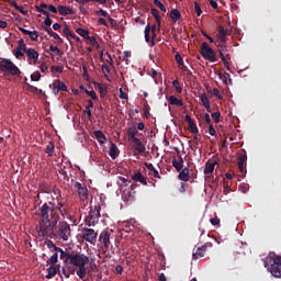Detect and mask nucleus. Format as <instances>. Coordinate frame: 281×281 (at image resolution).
Listing matches in <instances>:
<instances>
[{
  "label": "nucleus",
  "mask_w": 281,
  "mask_h": 281,
  "mask_svg": "<svg viewBox=\"0 0 281 281\" xmlns=\"http://www.w3.org/2000/svg\"><path fill=\"white\" fill-rule=\"evenodd\" d=\"M36 216H40L38 222V236L42 238H52L54 231L56 229L57 236L64 243H67L71 238V225L61 221L60 216L67 218L69 216V210L65 207V202L59 201L57 198V204L54 202L44 203Z\"/></svg>",
  "instance_id": "f257e3e1"
},
{
  "label": "nucleus",
  "mask_w": 281,
  "mask_h": 281,
  "mask_svg": "<svg viewBox=\"0 0 281 281\" xmlns=\"http://www.w3.org/2000/svg\"><path fill=\"white\" fill-rule=\"evenodd\" d=\"M265 267L273 278H281V256L269 255L265 260Z\"/></svg>",
  "instance_id": "f03ea898"
},
{
  "label": "nucleus",
  "mask_w": 281,
  "mask_h": 281,
  "mask_svg": "<svg viewBox=\"0 0 281 281\" xmlns=\"http://www.w3.org/2000/svg\"><path fill=\"white\" fill-rule=\"evenodd\" d=\"M0 71L2 74H10L11 76H19L21 74V70L12 60L0 57Z\"/></svg>",
  "instance_id": "7ed1b4c3"
},
{
  "label": "nucleus",
  "mask_w": 281,
  "mask_h": 281,
  "mask_svg": "<svg viewBox=\"0 0 281 281\" xmlns=\"http://www.w3.org/2000/svg\"><path fill=\"white\" fill-rule=\"evenodd\" d=\"M68 259L67 265H72V267H87V265H89V257H87L85 254L72 252Z\"/></svg>",
  "instance_id": "20e7f679"
},
{
  "label": "nucleus",
  "mask_w": 281,
  "mask_h": 281,
  "mask_svg": "<svg viewBox=\"0 0 281 281\" xmlns=\"http://www.w3.org/2000/svg\"><path fill=\"white\" fill-rule=\"evenodd\" d=\"M100 221V206H95L89 211L88 216L85 218V223L88 227H95Z\"/></svg>",
  "instance_id": "39448f33"
},
{
  "label": "nucleus",
  "mask_w": 281,
  "mask_h": 281,
  "mask_svg": "<svg viewBox=\"0 0 281 281\" xmlns=\"http://www.w3.org/2000/svg\"><path fill=\"white\" fill-rule=\"evenodd\" d=\"M201 54L209 63H216V52L206 42L202 43Z\"/></svg>",
  "instance_id": "423d86ee"
},
{
  "label": "nucleus",
  "mask_w": 281,
  "mask_h": 281,
  "mask_svg": "<svg viewBox=\"0 0 281 281\" xmlns=\"http://www.w3.org/2000/svg\"><path fill=\"white\" fill-rule=\"evenodd\" d=\"M81 238L86 240V243H90V245H95L98 241V233L93 228H82Z\"/></svg>",
  "instance_id": "0eeeda50"
},
{
  "label": "nucleus",
  "mask_w": 281,
  "mask_h": 281,
  "mask_svg": "<svg viewBox=\"0 0 281 281\" xmlns=\"http://www.w3.org/2000/svg\"><path fill=\"white\" fill-rule=\"evenodd\" d=\"M111 236H113V229L111 228L102 231L99 235V243L103 245L105 251H109V247H111Z\"/></svg>",
  "instance_id": "6e6552de"
},
{
  "label": "nucleus",
  "mask_w": 281,
  "mask_h": 281,
  "mask_svg": "<svg viewBox=\"0 0 281 281\" xmlns=\"http://www.w3.org/2000/svg\"><path fill=\"white\" fill-rule=\"evenodd\" d=\"M75 190H77L80 201H87L89 199V189H87L85 183L76 182Z\"/></svg>",
  "instance_id": "1a4fd4ad"
},
{
  "label": "nucleus",
  "mask_w": 281,
  "mask_h": 281,
  "mask_svg": "<svg viewBox=\"0 0 281 281\" xmlns=\"http://www.w3.org/2000/svg\"><path fill=\"white\" fill-rule=\"evenodd\" d=\"M217 40V44L225 45V43H227V32L225 31L223 25L218 26Z\"/></svg>",
  "instance_id": "9d476101"
},
{
  "label": "nucleus",
  "mask_w": 281,
  "mask_h": 281,
  "mask_svg": "<svg viewBox=\"0 0 281 281\" xmlns=\"http://www.w3.org/2000/svg\"><path fill=\"white\" fill-rule=\"evenodd\" d=\"M25 53L27 56V61L30 63V60H33L34 65H36L38 61V52H36L34 48H27Z\"/></svg>",
  "instance_id": "9b49d317"
},
{
  "label": "nucleus",
  "mask_w": 281,
  "mask_h": 281,
  "mask_svg": "<svg viewBox=\"0 0 281 281\" xmlns=\"http://www.w3.org/2000/svg\"><path fill=\"white\" fill-rule=\"evenodd\" d=\"M55 249H56V252H57V254H60V255H59L60 260H64L65 265H68V263H69V258H71V254H72V252L65 251V250H63V248H60V247L55 248Z\"/></svg>",
  "instance_id": "f8f14e48"
},
{
  "label": "nucleus",
  "mask_w": 281,
  "mask_h": 281,
  "mask_svg": "<svg viewBox=\"0 0 281 281\" xmlns=\"http://www.w3.org/2000/svg\"><path fill=\"white\" fill-rule=\"evenodd\" d=\"M58 13L60 14V16H67L69 14H76V10L71 9L70 7L59 4Z\"/></svg>",
  "instance_id": "ddd939ff"
},
{
  "label": "nucleus",
  "mask_w": 281,
  "mask_h": 281,
  "mask_svg": "<svg viewBox=\"0 0 281 281\" xmlns=\"http://www.w3.org/2000/svg\"><path fill=\"white\" fill-rule=\"evenodd\" d=\"M94 87L99 91L100 98H106V93H109V88L104 86V83L95 82Z\"/></svg>",
  "instance_id": "4468645a"
},
{
  "label": "nucleus",
  "mask_w": 281,
  "mask_h": 281,
  "mask_svg": "<svg viewBox=\"0 0 281 281\" xmlns=\"http://www.w3.org/2000/svg\"><path fill=\"white\" fill-rule=\"evenodd\" d=\"M150 32L151 34H155L157 32V25L150 26V24H147L145 27V41L146 43H150Z\"/></svg>",
  "instance_id": "2eb2a0df"
},
{
  "label": "nucleus",
  "mask_w": 281,
  "mask_h": 281,
  "mask_svg": "<svg viewBox=\"0 0 281 281\" xmlns=\"http://www.w3.org/2000/svg\"><path fill=\"white\" fill-rule=\"evenodd\" d=\"M134 146L133 148L135 150H137L139 154L142 153H146V146H144V144L142 143V140L139 138H134V140H132Z\"/></svg>",
  "instance_id": "dca6fc26"
},
{
  "label": "nucleus",
  "mask_w": 281,
  "mask_h": 281,
  "mask_svg": "<svg viewBox=\"0 0 281 281\" xmlns=\"http://www.w3.org/2000/svg\"><path fill=\"white\" fill-rule=\"evenodd\" d=\"M132 179H133V181L142 183L143 186H148V182L146 181V177H144V175H142V172H139V171H136L132 176Z\"/></svg>",
  "instance_id": "f3484780"
},
{
  "label": "nucleus",
  "mask_w": 281,
  "mask_h": 281,
  "mask_svg": "<svg viewBox=\"0 0 281 281\" xmlns=\"http://www.w3.org/2000/svg\"><path fill=\"white\" fill-rule=\"evenodd\" d=\"M109 155L111 159H117V157H120V149L117 148V145H115V143L113 142H111Z\"/></svg>",
  "instance_id": "a211bd4d"
},
{
  "label": "nucleus",
  "mask_w": 281,
  "mask_h": 281,
  "mask_svg": "<svg viewBox=\"0 0 281 281\" xmlns=\"http://www.w3.org/2000/svg\"><path fill=\"white\" fill-rule=\"evenodd\" d=\"M144 166L147 168V170H149V172H153V177H155V179H161V175H159V171L155 168V166H153L151 162H144Z\"/></svg>",
  "instance_id": "6ab92c4d"
},
{
  "label": "nucleus",
  "mask_w": 281,
  "mask_h": 281,
  "mask_svg": "<svg viewBox=\"0 0 281 281\" xmlns=\"http://www.w3.org/2000/svg\"><path fill=\"white\" fill-rule=\"evenodd\" d=\"M180 181H190V169L188 167L183 168L178 175Z\"/></svg>",
  "instance_id": "aec40b11"
},
{
  "label": "nucleus",
  "mask_w": 281,
  "mask_h": 281,
  "mask_svg": "<svg viewBox=\"0 0 281 281\" xmlns=\"http://www.w3.org/2000/svg\"><path fill=\"white\" fill-rule=\"evenodd\" d=\"M206 249H207V246H202V247L198 248L196 251L192 256L193 260H199V258H203L205 256Z\"/></svg>",
  "instance_id": "412c9836"
},
{
  "label": "nucleus",
  "mask_w": 281,
  "mask_h": 281,
  "mask_svg": "<svg viewBox=\"0 0 281 281\" xmlns=\"http://www.w3.org/2000/svg\"><path fill=\"white\" fill-rule=\"evenodd\" d=\"M76 273L80 280H87V266H79L77 267Z\"/></svg>",
  "instance_id": "4be33fe9"
},
{
  "label": "nucleus",
  "mask_w": 281,
  "mask_h": 281,
  "mask_svg": "<svg viewBox=\"0 0 281 281\" xmlns=\"http://www.w3.org/2000/svg\"><path fill=\"white\" fill-rule=\"evenodd\" d=\"M169 16L173 23H177V21L181 19V11H179V9H173L170 11Z\"/></svg>",
  "instance_id": "5701e85b"
},
{
  "label": "nucleus",
  "mask_w": 281,
  "mask_h": 281,
  "mask_svg": "<svg viewBox=\"0 0 281 281\" xmlns=\"http://www.w3.org/2000/svg\"><path fill=\"white\" fill-rule=\"evenodd\" d=\"M150 14H153L154 19L156 20L159 30L161 27V16H159V10H157L156 8H151Z\"/></svg>",
  "instance_id": "b1692460"
},
{
  "label": "nucleus",
  "mask_w": 281,
  "mask_h": 281,
  "mask_svg": "<svg viewBox=\"0 0 281 281\" xmlns=\"http://www.w3.org/2000/svg\"><path fill=\"white\" fill-rule=\"evenodd\" d=\"M169 104H171L172 106H183V101L178 99L175 95H170L168 99Z\"/></svg>",
  "instance_id": "393cba45"
},
{
  "label": "nucleus",
  "mask_w": 281,
  "mask_h": 281,
  "mask_svg": "<svg viewBox=\"0 0 281 281\" xmlns=\"http://www.w3.org/2000/svg\"><path fill=\"white\" fill-rule=\"evenodd\" d=\"M137 133H139L138 131H137V127H135V126H132V127H130L128 130H127V135H128V139L131 140V142H133L134 139H137Z\"/></svg>",
  "instance_id": "a878e982"
},
{
  "label": "nucleus",
  "mask_w": 281,
  "mask_h": 281,
  "mask_svg": "<svg viewBox=\"0 0 281 281\" xmlns=\"http://www.w3.org/2000/svg\"><path fill=\"white\" fill-rule=\"evenodd\" d=\"M93 135L99 144H104V142H106V136L104 135V133H102V131H94Z\"/></svg>",
  "instance_id": "bb28decb"
},
{
  "label": "nucleus",
  "mask_w": 281,
  "mask_h": 281,
  "mask_svg": "<svg viewBox=\"0 0 281 281\" xmlns=\"http://www.w3.org/2000/svg\"><path fill=\"white\" fill-rule=\"evenodd\" d=\"M215 166H216V162L207 161L204 167V175H212V172H214Z\"/></svg>",
  "instance_id": "cd10ccee"
},
{
  "label": "nucleus",
  "mask_w": 281,
  "mask_h": 281,
  "mask_svg": "<svg viewBox=\"0 0 281 281\" xmlns=\"http://www.w3.org/2000/svg\"><path fill=\"white\" fill-rule=\"evenodd\" d=\"M48 273L46 274L47 280H52V278H54V276H56L58 273V269L56 268V266H50L47 269Z\"/></svg>",
  "instance_id": "c85d7f7f"
},
{
  "label": "nucleus",
  "mask_w": 281,
  "mask_h": 281,
  "mask_svg": "<svg viewBox=\"0 0 281 281\" xmlns=\"http://www.w3.org/2000/svg\"><path fill=\"white\" fill-rule=\"evenodd\" d=\"M26 91H31V93H36L37 95H42L43 93L42 89H38L37 87L30 83H26Z\"/></svg>",
  "instance_id": "c756f323"
},
{
  "label": "nucleus",
  "mask_w": 281,
  "mask_h": 281,
  "mask_svg": "<svg viewBox=\"0 0 281 281\" xmlns=\"http://www.w3.org/2000/svg\"><path fill=\"white\" fill-rule=\"evenodd\" d=\"M55 145L54 142H49L46 146L45 153L48 157H54Z\"/></svg>",
  "instance_id": "7c9ffc66"
},
{
  "label": "nucleus",
  "mask_w": 281,
  "mask_h": 281,
  "mask_svg": "<svg viewBox=\"0 0 281 281\" xmlns=\"http://www.w3.org/2000/svg\"><path fill=\"white\" fill-rule=\"evenodd\" d=\"M220 57L224 67H229V61L232 60V57L227 53H224V55H220Z\"/></svg>",
  "instance_id": "2f4dec72"
},
{
  "label": "nucleus",
  "mask_w": 281,
  "mask_h": 281,
  "mask_svg": "<svg viewBox=\"0 0 281 281\" xmlns=\"http://www.w3.org/2000/svg\"><path fill=\"white\" fill-rule=\"evenodd\" d=\"M63 36H65L68 41L69 38H71V36H74V33L71 32V29H69L68 25H65L63 27Z\"/></svg>",
  "instance_id": "473e14b6"
},
{
  "label": "nucleus",
  "mask_w": 281,
  "mask_h": 281,
  "mask_svg": "<svg viewBox=\"0 0 281 281\" xmlns=\"http://www.w3.org/2000/svg\"><path fill=\"white\" fill-rule=\"evenodd\" d=\"M238 166H245V164H247V153H241L238 156V160H237Z\"/></svg>",
  "instance_id": "72a5a7b5"
},
{
  "label": "nucleus",
  "mask_w": 281,
  "mask_h": 281,
  "mask_svg": "<svg viewBox=\"0 0 281 281\" xmlns=\"http://www.w3.org/2000/svg\"><path fill=\"white\" fill-rule=\"evenodd\" d=\"M77 34H79V36H82V38L87 40L89 38V31L82 29V27H78L76 29Z\"/></svg>",
  "instance_id": "f704fd0d"
},
{
  "label": "nucleus",
  "mask_w": 281,
  "mask_h": 281,
  "mask_svg": "<svg viewBox=\"0 0 281 281\" xmlns=\"http://www.w3.org/2000/svg\"><path fill=\"white\" fill-rule=\"evenodd\" d=\"M54 82L57 86V88L59 89V91H67V85H65V82L60 81V79H56Z\"/></svg>",
  "instance_id": "c9c22d12"
},
{
  "label": "nucleus",
  "mask_w": 281,
  "mask_h": 281,
  "mask_svg": "<svg viewBox=\"0 0 281 281\" xmlns=\"http://www.w3.org/2000/svg\"><path fill=\"white\" fill-rule=\"evenodd\" d=\"M189 128L193 135H196V133H199V127L196 126V122L194 121H191V123H189Z\"/></svg>",
  "instance_id": "e433bc0d"
},
{
  "label": "nucleus",
  "mask_w": 281,
  "mask_h": 281,
  "mask_svg": "<svg viewBox=\"0 0 281 281\" xmlns=\"http://www.w3.org/2000/svg\"><path fill=\"white\" fill-rule=\"evenodd\" d=\"M200 100L204 108H209L210 99L207 98V94H205V92L201 94Z\"/></svg>",
  "instance_id": "4c0bfd02"
},
{
  "label": "nucleus",
  "mask_w": 281,
  "mask_h": 281,
  "mask_svg": "<svg viewBox=\"0 0 281 281\" xmlns=\"http://www.w3.org/2000/svg\"><path fill=\"white\" fill-rule=\"evenodd\" d=\"M172 166L176 168L177 172H181L183 170V165H181L177 159L172 160Z\"/></svg>",
  "instance_id": "58836bf2"
},
{
  "label": "nucleus",
  "mask_w": 281,
  "mask_h": 281,
  "mask_svg": "<svg viewBox=\"0 0 281 281\" xmlns=\"http://www.w3.org/2000/svg\"><path fill=\"white\" fill-rule=\"evenodd\" d=\"M16 49H22V52L27 50V45L25 44V41L23 38L19 40Z\"/></svg>",
  "instance_id": "ea45409f"
},
{
  "label": "nucleus",
  "mask_w": 281,
  "mask_h": 281,
  "mask_svg": "<svg viewBox=\"0 0 281 281\" xmlns=\"http://www.w3.org/2000/svg\"><path fill=\"white\" fill-rule=\"evenodd\" d=\"M101 71L105 76V78H108L109 74H111V68L109 67V65L103 64L101 67Z\"/></svg>",
  "instance_id": "a19ab883"
},
{
  "label": "nucleus",
  "mask_w": 281,
  "mask_h": 281,
  "mask_svg": "<svg viewBox=\"0 0 281 281\" xmlns=\"http://www.w3.org/2000/svg\"><path fill=\"white\" fill-rule=\"evenodd\" d=\"M31 41H38V31H29V35Z\"/></svg>",
  "instance_id": "79ce46f5"
},
{
  "label": "nucleus",
  "mask_w": 281,
  "mask_h": 281,
  "mask_svg": "<svg viewBox=\"0 0 281 281\" xmlns=\"http://www.w3.org/2000/svg\"><path fill=\"white\" fill-rule=\"evenodd\" d=\"M49 50L56 53L57 56H63V54H64L63 50H60V48H58V46H54V45L49 46Z\"/></svg>",
  "instance_id": "37998d69"
},
{
  "label": "nucleus",
  "mask_w": 281,
  "mask_h": 281,
  "mask_svg": "<svg viewBox=\"0 0 281 281\" xmlns=\"http://www.w3.org/2000/svg\"><path fill=\"white\" fill-rule=\"evenodd\" d=\"M40 190H41V192H44L45 194H49V187L45 182H42L40 184Z\"/></svg>",
  "instance_id": "c03bdc74"
},
{
  "label": "nucleus",
  "mask_w": 281,
  "mask_h": 281,
  "mask_svg": "<svg viewBox=\"0 0 281 281\" xmlns=\"http://www.w3.org/2000/svg\"><path fill=\"white\" fill-rule=\"evenodd\" d=\"M218 52H220V56H223L227 53V46H225V44H217Z\"/></svg>",
  "instance_id": "a18cd8bd"
},
{
  "label": "nucleus",
  "mask_w": 281,
  "mask_h": 281,
  "mask_svg": "<svg viewBox=\"0 0 281 281\" xmlns=\"http://www.w3.org/2000/svg\"><path fill=\"white\" fill-rule=\"evenodd\" d=\"M211 117L214 120L215 124H218V122H221V112H213Z\"/></svg>",
  "instance_id": "49530a36"
},
{
  "label": "nucleus",
  "mask_w": 281,
  "mask_h": 281,
  "mask_svg": "<svg viewBox=\"0 0 281 281\" xmlns=\"http://www.w3.org/2000/svg\"><path fill=\"white\" fill-rule=\"evenodd\" d=\"M31 80H32L33 82H38V80H41V72H38V71L33 72V74L31 75Z\"/></svg>",
  "instance_id": "de8ad7c7"
},
{
  "label": "nucleus",
  "mask_w": 281,
  "mask_h": 281,
  "mask_svg": "<svg viewBox=\"0 0 281 281\" xmlns=\"http://www.w3.org/2000/svg\"><path fill=\"white\" fill-rule=\"evenodd\" d=\"M48 262L50 265H56V262H58V252L55 251V254L48 259Z\"/></svg>",
  "instance_id": "09e8293b"
},
{
  "label": "nucleus",
  "mask_w": 281,
  "mask_h": 281,
  "mask_svg": "<svg viewBox=\"0 0 281 281\" xmlns=\"http://www.w3.org/2000/svg\"><path fill=\"white\" fill-rule=\"evenodd\" d=\"M85 93H87V95H89L90 98H92V100H98V94L95 93L94 90L89 91L88 89L85 90Z\"/></svg>",
  "instance_id": "8fccbe9b"
},
{
  "label": "nucleus",
  "mask_w": 281,
  "mask_h": 281,
  "mask_svg": "<svg viewBox=\"0 0 281 281\" xmlns=\"http://www.w3.org/2000/svg\"><path fill=\"white\" fill-rule=\"evenodd\" d=\"M154 4L157 5V8H159V10H161V12H166V5H164V3H161V1L154 0Z\"/></svg>",
  "instance_id": "3c124183"
},
{
  "label": "nucleus",
  "mask_w": 281,
  "mask_h": 281,
  "mask_svg": "<svg viewBox=\"0 0 281 281\" xmlns=\"http://www.w3.org/2000/svg\"><path fill=\"white\" fill-rule=\"evenodd\" d=\"M194 12L196 13L198 16L203 14V11L201 10V4H199V2H194Z\"/></svg>",
  "instance_id": "603ef678"
},
{
  "label": "nucleus",
  "mask_w": 281,
  "mask_h": 281,
  "mask_svg": "<svg viewBox=\"0 0 281 281\" xmlns=\"http://www.w3.org/2000/svg\"><path fill=\"white\" fill-rule=\"evenodd\" d=\"M50 71L53 74H63V67L61 66H52Z\"/></svg>",
  "instance_id": "864d4df0"
},
{
  "label": "nucleus",
  "mask_w": 281,
  "mask_h": 281,
  "mask_svg": "<svg viewBox=\"0 0 281 281\" xmlns=\"http://www.w3.org/2000/svg\"><path fill=\"white\" fill-rule=\"evenodd\" d=\"M175 59H176L178 67L183 66V57H181V55L176 54Z\"/></svg>",
  "instance_id": "5fc2aeb1"
},
{
  "label": "nucleus",
  "mask_w": 281,
  "mask_h": 281,
  "mask_svg": "<svg viewBox=\"0 0 281 281\" xmlns=\"http://www.w3.org/2000/svg\"><path fill=\"white\" fill-rule=\"evenodd\" d=\"M35 9H36V12H40V14H44V16H49V11L43 10L41 5H36Z\"/></svg>",
  "instance_id": "6e6d98bb"
},
{
  "label": "nucleus",
  "mask_w": 281,
  "mask_h": 281,
  "mask_svg": "<svg viewBox=\"0 0 281 281\" xmlns=\"http://www.w3.org/2000/svg\"><path fill=\"white\" fill-rule=\"evenodd\" d=\"M221 78H222L223 82H225L226 85H227V80H228L229 82H232V78H231V76H229L228 72H224V74L221 76Z\"/></svg>",
  "instance_id": "4d7b16f0"
},
{
  "label": "nucleus",
  "mask_w": 281,
  "mask_h": 281,
  "mask_svg": "<svg viewBox=\"0 0 281 281\" xmlns=\"http://www.w3.org/2000/svg\"><path fill=\"white\" fill-rule=\"evenodd\" d=\"M213 95H215V98L218 100H223V95L221 94V90H218V88H213Z\"/></svg>",
  "instance_id": "13d9d810"
},
{
  "label": "nucleus",
  "mask_w": 281,
  "mask_h": 281,
  "mask_svg": "<svg viewBox=\"0 0 281 281\" xmlns=\"http://www.w3.org/2000/svg\"><path fill=\"white\" fill-rule=\"evenodd\" d=\"M97 16H105L108 19L109 12H106L103 9H100L99 11H95Z\"/></svg>",
  "instance_id": "bf43d9fd"
},
{
  "label": "nucleus",
  "mask_w": 281,
  "mask_h": 281,
  "mask_svg": "<svg viewBox=\"0 0 281 281\" xmlns=\"http://www.w3.org/2000/svg\"><path fill=\"white\" fill-rule=\"evenodd\" d=\"M86 41H88V43H90L93 47L98 46V41L93 36L89 35V38H86Z\"/></svg>",
  "instance_id": "052dcab7"
},
{
  "label": "nucleus",
  "mask_w": 281,
  "mask_h": 281,
  "mask_svg": "<svg viewBox=\"0 0 281 281\" xmlns=\"http://www.w3.org/2000/svg\"><path fill=\"white\" fill-rule=\"evenodd\" d=\"M22 52H23V49H21V48H15V49H14V56H15V58H23L24 54H23Z\"/></svg>",
  "instance_id": "680f3d73"
},
{
  "label": "nucleus",
  "mask_w": 281,
  "mask_h": 281,
  "mask_svg": "<svg viewBox=\"0 0 281 281\" xmlns=\"http://www.w3.org/2000/svg\"><path fill=\"white\" fill-rule=\"evenodd\" d=\"M108 21H109L111 27H117V21H115V19L111 18V15H108Z\"/></svg>",
  "instance_id": "e2e57ef3"
},
{
  "label": "nucleus",
  "mask_w": 281,
  "mask_h": 281,
  "mask_svg": "<svg viewBox=\"0 0 281 281\" xmlns=\"http://www.w3.org/2000/svg\"><path fill=\"white\" fill-rule=\"evenodd\" d=\"M18 10V12H20L21 14H23L24 16H27V9H25L24 7L18 5V8L15 9Z\"/></svg>",
  "instance_id": "0e129e2a"
},
{
  "label": "nucleus",
  "mask_w": 281,
  "mask_h": 281,
  "mask_svg": "<svg viewBox=\"0 0 281 281\" xmlns=\"http://www.w3.org/2000/svg\"><path fill=\"white\" fill-rule=\"evenodd\" d=\"M99 25H104V27H109V22L104 18H99L98 19Z\"/></svg>",
  "instance_id": "69168bd1"
},
{
  "label": "nucleus",
  "mask_w": 281,
  "mask_h": 281,
  "mask_svg": "<svg viewBox=\"0 0 281 281\" xmlns=\"http://www.w3.org/2000/svg\"><path fill=\"white\" fill-rule=\"evenodd\" d=\"M53 38H54L55 41H57L58 45H63V43H65V42L61 40L60 35H58V33H55L54 36H53Z\"/></svg>",
  "instance_id": "338daca9"
},
{
  "label": "nucleus",
  "mask_w": 281,
  "mask_h": 281,
  "mask_svg": "<svg viewBox=\"0 0 281 281\" xmlns=\"http://www.w3.org/2000/svg\"><path fill=\"white\" fill-rule=\"evenodd\" d=\"M46 245H47L48 249H54V251H56V248H58V246H56V244H54V241H52V240H48L46 243Z\"/></svg>",
  "instance_id": "774afa93"
}]
</instances>
